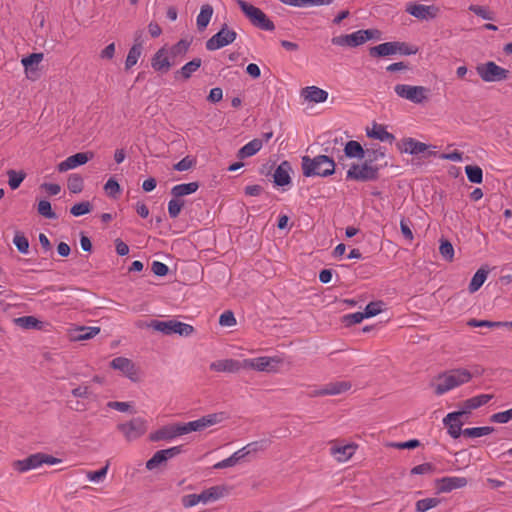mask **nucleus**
Masks as SVG:
<instances>
[{
	"label": "nucleus",
	"instance_id": "12",
	"mask_svg": "<svg viewBox=\"0 0 512 512\" xmlns=\"http://www.w3.org/2000/svg\"><path fill=\"white\" fill-rule=\"evenodd\" d=\"M117 429L124 435L127 441L140 438L147 431V421L141 417L133 418L129 422L120 423Z\"/></svg>",
	"mask_w": 512,
	"mask_h": 512
},
{
	"label": "nucleus",
	"instance_id": "29",
	"mask_svg": "<svg viewBox=\"0 0 512 512\" xmlns=\"http://www.w3.org/2000/svg\"><path fill=\"white\" fill-rule=\"evenodd\" d=\"M395 54V41L381 43L377 46L369 48V55L371 57H385Z\"/></svg>",
	"mask_w": 512,
	"mask_h": 512
},
{
	"label": "nucleus",
	"instance_id": "26",
	"mask_svg": "<svg viewBox=\"0 0 512 512\" xmlns=\"http://www.w3.org/2000/svg\"><path fill=\"white\" fill-rule=\"evenodd\" d=\"M151 66L155 71L167 72L171 63L166 56V51L164 48L159 49L153 56L151 60Z\"/></svg>",
	"mask_w": 512,
	"mask_h": 512
},
{
	"label": "nucleus",
	"instance_id": "31",
	"mask_svg": "<svg viewBox=\"0 0 512 512\" xmlns=\"http://www.w3.org/2000/svg\"><path fill=\"white\" fill-rule=\"evenodd\" d=\"M213 7L210 4L202 5L200 9V13L197 16L196 24L199 31H203L208 26L212 15H213Z\"/></svg>",
	"mask_w": 512,
	"mask_h": 512
},
{
	"label": "nucleus",
	"instance_id": "23",
	"mask_svg": "<svg viewBox=\"0 0 512 512\" xmlns=\"http://www.w3.org/2000/svg\"><path fill=\"white\" fill-rule=\"evenodd\" d=\"M292 167L289 161H282L275 169L273 174V180L277 186H286L291 183L290 172Z\"/></svg>",
	"mask_w": 512,
	"mask_h": 512
},
{
	"label": "nucleus",
	"instance_id": "38",
	"mask_svg": "<svg viewBox=\"0 0 512 512\" xmlns=\"http://www.w3.org/2000/svg\"><path fill=\"white\" fill-rule=\"evenodd\" d=\"M43 60L42 53H32L26 57L21 59V63L25 68V71L28 73L29 71H36L38 64Z\"/></svg>",
	"mask_w": 512,
	"mask_h": 512
},
{
	"label": "nucleus",
	"instance_id": "51",
	"mask_svg": "<svg viewBox=\"0 0 512 512\" xmlns=\"http://www.w3.org/2000/svg\"><path fill=\"white\" fill-rule=\"evenodd\" d=\"M91 210H92V205L90 204V202L83 201V202L73 205L70 209V213L73 216L78 217V216H82L84 214L89 213Z\"/></svg>",
	"mask_w": 512,
	"mask_h": 512
},
{
	"label": "nucleus",
	"instance_id": "2",
	"mask_svg": "<svg viewBox=\"0 0 512 512\" xmlns=\"http://www.w3.org/2000/svg\"><path fill=\"white\" fill-rule=\"evenodd\" d=\"M439 383L435 385V394L440 396L446 392L468 383L472 374L465 368L452 369L438 375Z\"/></svg>",
	"mask_w": 512,
	"mask_h": 512
},
{
	"label": "nucleus",
	"instance_id": "27",
	"mask_svg": "<svg viewBox=\"0 0 512 512\" xmlns=\"http://www.w3.org/2000/svg\"><path fill=\"white\" fill-rule=\"evenodd\" d=\"M225 492V488L221 486H213L202 491L199 496L200 503L207 504L220 499Z\"/></svg>",
	"mask_w": 512,
	"mask_h": 512
},
{
	"label": "nucleus",
	"instance_id": "21",
	"mask_svg": "<svg viewBox=\"0 0 512 512\" xmlns=\"http://www.w3.org/2000/svg\"><path fill=\"white\" fill-rule=\"evenodd\" d=\"M181 430L179 423L166 425L155 432L151 433L149 439L153 442L161 440H172L178 436H181Z\"/></svg>",
	"mask_w": 512,
	"mask_h": 512
},
{
	"label": "nucleus",
	"instance_id": "63",
	"mask_svg": "<svg viewBox=\"0 0 512 512\" xmlns=\"http://www.w3.org/2000/svg\"><path fill=\"white\" fill-rule=\"evenodd\" d=\"M196 160L190 156H186L174 165V169L177 171H187L194 167Z\"/></svg>",
	"mask_w": 512,
	"mask_h": 512
},
{
	"label": "nucleus",
	"instance_id": "46",
	"mask_svg": "<svg viewBox=\"0 0 512 512\" xmlns=\"http://www.w3.org/2000/svg\"><path fill=\"white\" fill-rule=\"evenodd\" d=\"M191 40L181 39L176 44H174L170 49V54L172 57L185 55L191 45Z\"/></svg>",
	"mask_w": 512,
	"mask_h": 512
},
{
	"label": "nucleus",
	"instance_id": "47",
	"mask_svg": "<svg viewBox=\"0 0 512 512\" xmlns=\"http://www.w3.org/2000/svg\"><path fill=\"white\" fill-rule=\"evenodd\" d=\"M343 146L342 139L335 138L333 141H328L325 143L324 146V152L327 154H330L333 158V155L339 156V158H343V156L340 155L341 153V147Z\"/></svg>",
	"mask_w": 512,
	"mask_h": 512
},
{
	"label": "nucleus",
	"instance_id": "59",
	"mask_svg": "<svg viewBox=\"0 0 512 512\" xmlns=\"http://www.w3.org/2000/svg\"><path fill=\"white\" fill-rule=\"evenodd\" d=\"M383 305L384 303L382 301L370 302L363 313L366 318L374 317L381 313Z\"/></svg>",
	"mask_w": 512,
	"mask_h": 512
},
{
	"label": "nucleus",
	"instance_id": "57",
	"mask_svg": "<svg viewBox=\"0 0 512 512\" xmlns=\"http://www.w3.org/2000/svg\"><path fill=\"white\" fill-rule=\"evenodd\" d=\"M418 52V48L410 46L405 42L395 41V54L400 53L402 55H413Z\"/></svg>",
	"mask_w": 512,
	"mask_h": 512
},
{
	"label": "nucleus",
	"instance_id": "6",
	"mask_svg": "<svg viewBox=\"0 0 512 512\" xmlns=\"http://www.w3.org/2000/svg\"><path fill=\"white\" fill-rule=\"evenodd\" d=\"M228 415L225 412H217L205 415L197 420L187 423H179L181 434L185 435L191 432L203 431L207 427L216 425L226 420Z\"/></svg>",
	"mask_w": 512,
	"mask_h": 512
},
{
	"label": "nucleus",
	"instance_id": "48",
	"mask_svg": "<svg viewBox=\"0 0 512 512\" xmlns=\"http://www.w3.org/2000/svg\"><path fill=\"white\" fill-rule=\"evenodd\" d=\"M38 213L47 219H57V214L52 210L51 203L47 200L39 201Z\"/></svg>",
	"mask_w": 512,
	"mask_h": 512
},
{
	"label": "nucleus",
	"instance_id": "45",
	"mask_svg": "<svg viewBox=\"0 0 512 512\" xmlns=\"http://www.w3.org/2000/svg\"><path fill=\"white\" fill-rule=\"evenodd\" d=\"M17 325L24 329H40L41 322L35 318L34 316H23L19 317L16 320Z\"/></svg>",
	"mask_w": 512,
	"mask_h": 512
},
{
	"label": "nucleus",
	"instance_id": "62",
	"mask_svg": "<svg viewBox=\"0 0 512 512\" xmlns=\"http://www.w3.org/2000/svg\"><path fill=\"white\" fill-rule=\"evenodd\" d=\"M435 466L431 463H423L413 467L410 471L412 475L431 474L435 471Z\"/></svg>",
	"mask_w": 512,
	"mask_h": 512
},
{
	"label": "nucleus",
	"instance_id": "55",
	"mask_svg": "<svg viewBox=\"0 0 512 512\" xmlns=\"http://www.w3.org/2000/svg\"><path fill=\"white\" fill-rule=\"evenodd\" d=\"M79 334L75 337L77 340H87L96 336L100 332L99 327H80Z\"/></svg>",
	"mask_w": 512,
	"mask_h": 512
},
{
	"label": "nucleus",
	"instance_id": "14",
	"mask_svg": "<svg viewBox=\"0 0 512 512\" xmlns=\"http://www.w3.org/2000/svg\"><path fill=\"white\" fill-rule=\"evenodd\" d=\"M110 366L119 370L129 378L133 382H137L139 380V371L136 365L132 362V360L125 357H116L110 362Z\"/></svg>",
	"mask_w": 512,
	"mask_h": 512
},
{
	"label": "nucleus",
	"instance_id": "54",
	"mask_svg": "<svg viewBox=\"0 0 512 512\" xmlns=\"http://www.w3.org/2000/svg\"><path fill=\"white\" fill-rule=\"evenodd\" d=\"M165 462V455L159 450L146 462V468L151 471Z\"/></svg>",
	"mask_w": 512,
	"mask_h": 512
},
{
	"label": "nucleus",
	"instance_id": "3",
	"mask_svg": "<svg viewBox=\"0 0 512 512\" xmlns=\"http://www.w3.org/2000/svg\"><path fill=\"white\" fill-rule=\"evenodd\" d=\"M237 4L254 27L264 31H273L275 29L273 21L260 8L244 0H237Z\"/></svg>",
	"mask_w": 512,
	"mask_h": 512
},
{
	"label": "nucleus",
	"instance_id": "44",
	"mask_svg": "<svg viewBox=\"0 0 512 512\" xmlns=\"http://www.w3.org/2000/svg\"><path fill=\"white\" fill-rule=\"evenodd\" d=\"M67 187L71 193H80L84 187V181L82 176L76 173L71 174L67 181Z\"/></svg>",
	"mask_w": 512,
	"mask_h": 512
},
{
	"label": "nucleus",
	"instance_id": "32",
	"mask_svg": "<svg viewBox=\"0 0 512 512\" xmlns=\"http://www.w3.org/2000/svg\"><path fill=\"white\" fill-rule=\"evenodd\" d=\"M201 64L202 60L200 58H194L193 60L182 66L180 70L176 71L175 78H178L180 76L184 80H188L192 76V74L200 68Z\"/></svg>",
	"mask_w": 512,
	"mask_h": 512
},
{
	"label": "nucleus",
	"instance_id": "17",
	"mask_svg": "<svg viewBox=\"0 0 512 512\" xmlns=\"http://www.w3.org/2000/svg\"><path fill=\"white\" fill-rule=\"evenodd\" d=\"M468 481L465 477L447 476L436 480L438 492L448 493L454 489L463 488L467 485Z\"/></svg>",
	"mask_w": 512,
	"mask_h": 512
},
{
	"label": "nucleus",
	"instance_id": "33",
	"mask_svg": "<svg viewBox=\"0 0 512 512\" xmlns=\"http://www.w3.org/2000/svg\"><path fill=\"white\" fill-rule=\"evenodd\" d=\"M198 188H199L198 182L178 184V185H175L174 187H172L171 194L175 198H180V197L195 193L198 190Z\"/></svg>",
	"mask_w": 512,
	"mask_h": 512
},
{
	"label": "nucleus",
	"instance_id": "64",
	"mask_svg": "<svg viewBox=\"0 0 512 512\" xmlns=\"http://www.w3.org/2000/svg\"><path fill=\"white\" fill-rule=\"evenodd\" d=\"M219 324L227 327L234 326L236 324L234 313L230 310L223 312L219 317Z\"/></svg>",
	"mask_w": 512,
	"mask_h": 512
},
{
	"label": "nucleus",
	"instance_id": "40",
	"mask_svg": "<svg viewBox=\"0 0 512 512\" xmlns=\"http://www.w3.org/2000/svg\"><path fill=\"white\" fill-rule=\"evenodd\" d=\"M495 431L492 426L472 427L463 430V435L470 438L481 437L489 435Z\"/></svg>",
	"mask_w": 512,
	"mask_h": 512
},
{
	"label": "nucleus",
	"instance_id": "35",
	"mask_svg": "<svg viewBox=\"0 0 512 512\" xmlns=\"http://www.w3.org/2000/svg\"><path fill=\"white\" fill-rule=\"evenodd\" d=\"M488 273H489L488 269H485L483 267H481L480 269H478L476 271V273L473 275V277L470 281V284L468 286L470 293H474L481 288V286L484 284L485 280L487 279Z\"/></svg>",
	"mask_w": 512,
	"mask_h": 512
},
{
	"label": "nucleus",
	"instance_id": "20",
	"mask_svg": "<svg viewBox=\"0 0 512 512\" xmlns=\"http://www.w3.org/2000/svg\"><path fill=\"white\" fill-rule=\"evenodd\" d=\"M398 149L402 153H408L411 155H419L427 151L428 145L419 142L414 138L408 137L403 138L400 142L397 143Z\"/></svg>",
	"mask_w": 512,
	"mask_h": 512
},
{
	"label": "nucleus",
	"instance_id": "56",
	"mask_svg": "<svg viewBox=\"0 0 512 512\" xmlns=\"http://www.w3.org/2000/svg\"><path fill=\"white\" fill-rule=\"evenodd\" d=\"M444 425L448 427V433L454 439L459 438L460 435L463 434V430H462L463 424L460 421V418H458V420H456V421H450L448 424H444Z\"/></svg>",
	"mask_w": 512,
	"mask_h": 512
},
{
	"label": "nucleus",
	"instance_id": "28",
	"mask_svg": "<svg viewBox=\"0 0 512 512\" xmlns=\"http://www.w3.org/2000/svg\"><path fill=\"white\" fill-rule=\"evenodd\" d=\"M263 146V140L262 139H253L247 144H245L242 148L239 149L237 153V157L239 159H244L247 157H251L255 155Z\"/></svg>",
	"mask_w": 512,
	"mask_h": 512
},
{
	"label": "nucleus",
	"instance_id": "41",
	"mask_svg": "<svg viewBox=\"0 0 512 512\" xmlns=\"http://www.w3.org/2000/svg\"><path fill=\"white\" fill-rule=\"evenodd\" d=\"M465 173L468 180L474 184H480L483 181V171L477 165H467L465 167Z\"/></svg>",
	"mask_w": 512,
	"mask_h": 512
},
{
	"label": "nucleus",
	"instance_id": "25",
	"mask_svg": "<svg viewBox=\"0 0 512 512\" xmlns=\"http://www.w3.org/2000/svg\"><path fill=\"white\" fill-rule=\"evenodd\" d=\"M366 133L369 138L377 139L382 142H389L390 144L395 140V136L388 132L385 126L377 123H374L371 129H367Z\"/></svg>",
	"mask_w": 512,
	"mask_h": 512
},
{
	"label": "nucleus",
	"instance_id": "4",
	"mask_svg": "<svg viewBox=\"0 0 512 512\" xmlns=\"http://www.w3.org/2000/svg\"><path fill=\"white\" fill-rule=\"evenodd\" d=\"M379 37V31L376 29L358 30L351 34L335 36L331 39L333 45L357 47L368 40Z\"/></svg>",
	"mask_w": 512,
	"mask_h": 512
},
{
	"label": "nucleus",
	"instance_id": "60",
	"mask_svg": "<svg viewBox=\"0 0 512 512\" xmlns=\"http://www.w3.org/2000/svg\"><path fill=\"white\" fill-rule=\"evenodd\" d=\"M365 318H366V316L363 312H355V313L344 315L343 323L346 326H351V325L358 324V323L362 322V320Z\"/></svg>",
	"mask_w": 512,
	"mask_h": 512
},
{
	"label": "nucleus",
	"instance_id": "49",
	"mask_svg": "<svg viewBox=\"0 0 512 512\" xmlns=\"http://www.w3.org/2000/svg\"><path fill=\"white\" fill-rule=\"evenodd\" d=\"M14 245L17 247L18 251L22 254H27L29 251V241L21 232H16L14 239Z\"/></svg>",
	"mask_w": 512,
	"mask_h": 512
},
{
	"label": "nucleus",
	"instance_id": "7",
	"mask_svg": "<svg viewBox=\"0 0 512 512\" xmlns=\"http://www.w3.org/2000/svg\"><path fill=\"white\" fill-rule=\"evenodd\" d=\"M493 398L492 394H480L465 400L462 404L463 410L451 412L443 419L444 424L450 421H456L464 414L470 413L472 410L477 409L487 404Z\"/></svg>",
	"mask_w": 512,
	"mask_h": 512
},
{
	"label": "nucleus",
	"instance_id": "18",
	"mask_svg": "<svg viewBox=\"0 0 512 512\" xmlns=\"http://www.w3.org/2000/svg\"><path fill=\"white\" fill-rule=\"evenodd\" d=\"M352 387L349 381L330 382L313 391L312 396L339 395Z\"/></svg>",
	"mask_w": 512,
	"mask_h": 512
},
{
	"label": "nucleus",
	"instance_id": "8",
	"mask_svg": "<svg viewBox=\"0 0 512 512\" xmlns=\"http://www.w3.org/2000/svg\"><path fill=\"white\" fill-rule=\"evenodd\" d=\"M395 93L403 99L409 100L415 104H421L428 98L429 89L424 86H412L407 84H397L394 87Z\"/></svg>",
	"mask_w": 512,
	"mask_h": 512
},
{
	"label": "nucleus",
	"instance_id": "34",
	"mask_svg": "<svg viewBox=\"0 0 512 512\" xmlns=\"http://www.w3.org/2000/svg\"><path fill=\"white\" fill-rule=\"evenodd\" d=\"M344 155L348 158L362 159L365 157V150L358 141L350 140L344 145Z\"/></svg>",
	"mask_w": 512,
	"mask_h": 512
},
{
	"label": "nucleus",
	"instance_id": "42",
	"mask_svg": "<svg viewBox=\"0 0 512 512\" xmlns=\"http://www.w3.org/2000/svg\"><path fill=\"white\" fill-rule=\"evenodd\" d=\"M141 54H142V47H140L139 44H133V46L130 48L128 55L126 57L125 69L129 70L134 65H136Z\"/></svg>",
	"mask_w": 512,
	"mask_h": 512
},
{
	"label": "nucleus",
	"instance_id": "13",
	"mask_svg": "<svg viewBox=\"0 0 512 512\" xmlns=\"http://www.w3.org/2000/svg\"><path fill=\"white\" fill-rule=\"evenodd\" d=\"M280 360L275 357H257L243 360V368H250L257 371L272 372L276 371Z\"/></svg>",
	"mask_w": 512,
	"mask_h": 512
},
{
	"label": "nucleus",
	"instance_id": "30",
	"mask_svg": "<svg viewBox=\"0 0 512 512\" xmlns=\"http://www.w3.org/2000/svg\"><path fill=\"white\" fill-rule=\"evenodd\" d=\"M248 455V452L244 451V449H239L236 452H234L230 457L216 463L213 468L214 469H224L228 467H233L237 463L240 462L243 458H245Z\"/></svg>",
	"mask_w": 512,
	"mask_h": 512
},
{
	"label": "nucleus",
	"instance_id": "58",
	"mask_svg": "<svg viewBox=\"0 0 512 512\" xmlns=\"http://www.w3.org/2000/svg\"><path fill=\"white\" fill-rule=\"evenodd\" d=\"M440 254L446 260L451 261L454 256L453 245L448 240H442L439 247Z\"/></svg>",
	"mask_w": 512,
	"mask_h": 512
},
{
	"label": "nucleus",
	"instance_id": "1",
	"mask_svg": "<svg viewBox=\"0 0 512 512\" xmlns=\"http://www.w3.org/2000/svg\"><path fill=\"white\" fill-rule=\"evenodd\" d=\"M302 173L305 177H328L335 173L336 164L329 155H317L313 158L305 155L301 158Z\"/></svg>",
	"mask_w": 512,
	"mask_h": 512
},
{
	"label": "nucleus",
	"instance_id": "36",
	"mask_svg": "<svg viewBox=\"0 0 512 512\" xmlns=\"http://www.w3.org/2000/svg\"><path fill=\"white\" fill-rule=\"evenodd\" d=\"M355 452L354 445H345V446H335L331 448V454L336 456L337 460L340 462L347 461L352 457Z\"/></svg>",
	"mask_w": 512,
	"mask_h": 512
},
{
	"label": "nucleus",
	"instance_id": "37",
	"mask_svg": "<svg viewBox=\"0 0 512 512\" xmlns=\"http://www.w3.org/2000/svg\"><path fill=\"white\" fill-rule=\"evenodd\" d=\"M281 3L294 7L330 5L333 0H279Z\"/></svg>",
	"mask_w": 512,
	"mask_h": 512
},
{
	"label": "nucleus",
	"instance_id": "53",
	"mask_svg": "<svg viewBox=\"0 0 512 512\" xmlns=\"http://www.w3.org/2000/svg\"><path fill=\"white\" fill-rule=\"evenodd\" d=\"M104 190L109 197L116 198L121 192V187L114 178H110L104 185Z\"/></svg>",
	"mask_w": 512,
	"mask_h": 512
},
{
	"label": "nucleus",
	"instance_id": "39",
	"mask_svg": "<svg viewBox=\"0 0 512 512\" xmlns=\"http://www.w3.org/2000/svg\"><path fill=\"white\" fill-rule=\"evenodd\" d=\"M6 174L8 176V184L12 190H16L17 188H19L21 183L26 178V173L23 170L16 171L13 169H9L6 172Z\"/></svg>",
	"mask_w": 512,
	"mask_h": 512
},
{
	"label": "nucleus",
	"instance_id": "22",
	"mask_svg": "<svg viewBox=\"0 0 512 512\" xmlns=\"http://www.w3.org/2000/svg\"><path fill=\"white\" fill-rule=\"evenodd\" d=\"M209 368L215 372L236 373L243 368V362L235 359H221L212 362Z\"/></svg>",
	"mask_w": 512,
	"mask_h": 512
},
{
	"label": "nucleus",
	"instance_id": "50",
	"mask_svg": "<svg viewBox=\"0 0 512 512\" xmlns=\"http://www.w3.org/2000/svg\"><path fill=\"white\" fill-rule=\"evenodd\" d=\"M184 206V201L179 198H173L168 203V213L169 216L173 219L177 218L181 212V209Z\"/></svg>",
	"mask_w": 512,
	"mask_h": 512
},
{
	"label": "nucleus",
	"instance_id": "11",
	"mask_svg": "<svg viewBox=\"0 0 512 512\" xmlns=\"http://www.w3.org/2000/svg\"><path fill=\"white\" fill-rule=\"evenodd\" d=\"M236 38L237 33L224 23L221 29L206 41L205 46L208 51H215L233 43Z\"/></svg>",
	"mask_w": 512,
	"mask_h": 512
},
{
	"label": "nucleus",
	"instance_id": "61",
	"mask_svg": "<svg viewBox=\"0 0 512 512\" xmlns=\"http://www.w3.org/2000/svg\"><path fill=\"white\" fill-rule=\"evenodd\" d=\"M470 11H472L477 16L485 19V20H493L494 15L491 11H489L486 7L479 5H471L469 7Z\"/></svg>",
	"mask_w": 512,
	"mask_h": 512
},
{
	"label": "nucleus",
	"instance_id": "16",
	"mask_svg": "<svg viewBox=\"0 0 512 512\" xmlns=\"http://www.w3.org/2000/svg\"><path fill=\"white\" fill-rule=\"evenodd\" d=\"M93 157L92 152H79L69 156L64 161L60 162L57 166L59 172H66L74 169L80 165L86 164Z\"/></svg>",
	"mask_w": 512,
	"mask_h": 512
},
{
	"label": "nucleus",
	"instance_id": "10",
	"mask_svg": "<svg viewBox=\"0 0 512 512\" xmlns=\"http://www.w3.org/2000/svg\"><path fill=\"white\" fill-rule=\"evenodd\" d=\"M476 70L478 75L485 82H499L509 77V71L498 66L493 61L478 65Z\"/></svg>",
	"mask_w": 512,
	"mask_h": 512
},
{
	"label": "nucleus",
	"instance_id": "5",
	"mask_svg": "<svg viewBox=\"0 0 512 512\" xmlns=\"http://www.w3.org/2000/svg\"><path fill=\"white\" fill-rule=\"evenodd\" d=\"M149 327L153 328L155 331L163 333L164 335L178 334L183 337H188L195 331L192 325L174 319L167 321L152 320Z\"/></svg>",
	"mask_w": 512,
	"mask_h": 512
},
{
	"label": "nucleus",
	"instance_id": "24",
	"mask_svg": "<svg viewBox=\"0 0 512 512\" xmlns=\"http://www.w3.org/2000/svg\"><path fill=\"white\" fill-rule=\"evenodd\" d=\"M301 96L309 102L322 103L328 99V92L317 86H307L301 90Z\"/></svg>",
	"mask_w": 512,
	"mask_h": 512
},
{
	"label": "nucleus",
	"instance_id": "9",
	"mask_svg": "<svg viewBox=\"0 0 512 512\" xmlns=\"http://www.w3.org/2000/svg\"><path fill=\"white\" fill-rule=\"evenodd\" d=\"M379 176V168L371 165L365 160L361 165L353 164L347 171L346 178L356 181H373L377 180Z\"/></svg>",
	"mask_w": 512,
	"mask_h": 512
},
{
	"label": "nucleus",
	"instance_id": "15",
	"mask_svg": "<svg viewBox=\"0 0 512 512\" xmlns=\"http://www.w3.org/2000/svg\"><path fill=\"white\" fill-rule=\"evenodd\" d=\"M439 9L434 5H423L418 3H409L406 6V12L420 20L433 19L437 16Z\"/></svg>",
	"mask_w": 512,
	"mask_h": 512
},
{
	"label": "nucleus",
	"instance_id": "52",
	"mask_svg": "<svg viewBox=\"0 0 512 512\" xmlns=\"http://www.w3.org/2000/svg\"><path fill=\"white\" fill-rule=\"evenodd\" d=\"M512 420V408L506 411L494 413L490 416L489 421L492 423L505 424Z\"/></svg>",
	"mask_w": 512,
	"mask_h": 512
},
{
	"label": "nucleus",
	"instance_id": "43",
	"mask_svg": "<svg viewBox=\"0 0 512 512\" xmlns=\"http://www.w3.org/2000/svg\"><path fill=\"white\" fill-rule=\"evenodd\" d=\"M441 503V499L439 498H425L420 499L415 504V511L416 512H426L436 506H438Z\"/></svg>",
	"mask_w": 512,
	"mask_h": 512
},
{
	"label": "nucleus",
	"instance_id": "19",
	"mask_svg": "<svg viewBox=\"0 0 512 512\" xmlns=\"http://www.w3.org/2000/svg\"><path fill=\"white\" fill-rule=\"evenodd\" d=\"M42 465V456L41 452L31 454L30 456L21 459L15 460L12 463V467L14 470L24 473L32 469H36Z\"/></svg>",
	"mask_w": 512,
	"mask_h": 512
}]
</instances>
